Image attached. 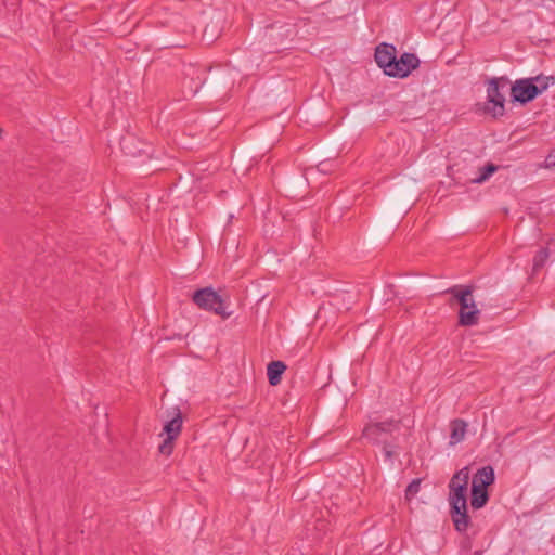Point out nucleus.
I'll return each instance as SVG.
<instances>
[{"mask_svg": "<svg viewBox=\"0 0 555 555\" xmlns=\"http://www.w3.org/2000/svg\"><path fill=\"white\" fill-rule=\"evenodd\" d=\"M400 425L401 421L395 418L385 422H370L364 426L362 437L372 444L382 446L385 459L391 461L395 455L396 444L390 442L389 438L400 429Z\"/></svg>", "mask_w": 555, "mask_h": 555, "instance_id": "obj_1", "label": "nucleus"}, {"mask_svg": "<svg viewBox=\"0 0 555 555\" xmlns=\"http://www.w3.org/2000/svg\"><path fill=\"white\" fill-rule=\"evenodd\" d=\"M446 292L451 294L460 304L459 324L462 326L476 325L479 321L480 311L474 301L473 289L470 287L453 286Z\"/></svg>", "mask_w": 555, "mask_h": 555, "instance_id": "obj_2", "label": "nucleus"}, {"mask_svg": "<svg viewBox=\"0 0 555 555\" xmlns=\"http://www.w3.org/2000/svg\"><path fill=\"white\" fill-rule=\"evenodd\" d=\"M449 487L448 501L450 504V514L454 524L455 530L465 532L469 525L470 518L467 514V489L459 487Z\"/></svg>", "mask_w": 555, "mask_h": 555, "instance_id": "obj_3", "label": "nucleus"}, {"mask_svg": "<svg viewBox=\"0 0 555 555\" xmlns=\"http://www.w3.org/2000/svg\"><path fill=\"white\" fill-rule=\"evenodd\" d=\"M495 475L492 466L487 465L479 468L473 476L472 480V499L470 505L474 509L483 507L488 500V486L494 482Z\"/></svg>", "mask_w": 555, "mask_h": 555, "instance_id": "obj_4", "label": "nucleus"}, {"mask_svg": "<svg viewBox=\"0 0 555 555\" xmlns=\"http://www.w3.org/2000/svg\"><path fill=\"white\" fill-rule=\"evenodd\" d=\"M509 83L511 81L507 77H494L488 80V104L485 109L495 118L503 116L505 113V96L502 91L505 90Z\"/></svg>", "mask_w": 555, "mask_h": 555, "instance_id": "obj_5", "label": "nucleus"}, {"mask_svg": "<svg viewBox=\"0 0 555 555\" xmlns=\"http://www.w3.org/2000/svg\"><path fill=\"white\" fill-rule=\"evenodd\" d=\"M192 299L198 308L211 311L223 319L232 314V312L227 311L225 299L211 287L196 291Z\"/></svg>", "mask_w": 555, "mask_h": 555, "instance_id": "obj_6", "label": "nucleus"}, {"mask_svg": "<svg viewBox=\"0 0 555 555\" xmlns=\"http://www.w3.org/2000/svg\"><path fill=\"white\" fill-rule=\"evenodd\" d=\"M175 416L168 421L163 428V433L166 434V438L159 444V453L169 456L173 451L175 440L179 437L182 430V415L178 408H176Z\"/></svg>", "mask_w": 555, "mask_h": 555, "instance_id": "obj_7", "label": "nucleus"}, {"mask_svg": "<svg viewBox=\"0 0 555 555\" xmlns=\"http://www.w3.org/2000/svg\"><path fill=\"white\" fill-rule=\"evenodd\" d=\"M511 96L513 102L525 104L538 96V89L533 86L532 79H518L511 87Z\"/></svg>", "mask_w": 555, "mask_h": 555, "instance_id": "obj_8", "label": "nucleus"}, {"mask_svg": "<svg viewBox=\"0 0 555 555\" xmlns=\"http://www.w3.org/2000/svg\"><path fill=\"white\" fill-rule=\"evenodd\" d=\"M396 48L392 44L380 43L375 49V61L377 65L383 68L384 73L387 76L392 75V70L396 67Z\"/></svg>", "mask_w": 555, "mask_h": 555, "instance_id": "obj_9", "label": "nucleus"}, {"mask_svg": "<svg viewBox=\"0 0 555 555\" xmlns=\"http://www.w3.org/2000/svg\"><path fill=\"white\" fill-rule=\"evenodd\" d=\"M420 66L418 57L413 53H403L400 59L396 61V67L392 70L391 77L404 78L411 74L412 70Z\"/></svg>", "mask_w": 555, "mask_h": 555, "instance_id": "obj_10", "label": "nucleus"}, {"mask_svg": "<svg viewBox=\"0 0 555 555\" xmlns=\"http://www.w3.org/2000/svg\"><path fill=\"white\" fill-rule=\"evenodd\" d=\"M120 144L125 154L129 156L137 157L142 154H147L145 149L139 147L140 145L146 146V144H142L137 138L132 135L122 138Z\"/></svg>", "mask_w": 555, "mask_h": 555, "instance_id": "obj_11", "label": "nucleus"}, {"mask_svg": "<svg viewBox=\"0 0 555 555\" xmlns=\"http://www.w3.org/2000/svg\"><path fill=\"white\" fill-rule=\"evenodd\" d=\"M286 370V365L282 361H272L267 366V375L271 386H276L281 383L282 374Z\"/></svg>", "mask_w": 555, "mask_h": 555, "instance_id": "obj_12", "label": "nucleus"}, {"mask_svg": "<svg viewBox=\"0 0 555 555\" xmlns=\"http://www.w3.org/2000/svg\"><path fill=\"white\" fill-rule=\"evenodd\" d=\"M450 444H456L465 438L467 423L464 420L455 418L450 423Z\"/></svg>", "mask_w": 555, "mask_h": 555, "instance_id": "obj_13", "label": "nucleus"}, {"mask_svg": "<svg viewBox=\"0 0 555 555\" xmlns=\"http://www.w3.org/2000/svg\"><path fill=\"white\" fill-rule=\"evenodd\" d=\"M206 73L207 67L190 66L188 68L186 75L190 76L192 80H194V87L190 88L194 94L197 93L199 88L205 83Z\"/></svg>", "mask_w": 555, "mask_h": 555, "instance_id": "obj_14", "label": "nucleus"}, {"mask_svg": "<svg viewBox=\"0 0 555 555\" xmlns=\"http://www.w3.org/2000/svg\"><path fill=\"white\" fill-rule=\"evenodd\" d=\"M469 468L468 466L457 470L450 479L449 486L468 489Z\"/></svg>", "mask_w": 555, "mask_h": 555, "instance_id": "obj_15", "label": "nucleus"}, {"mask_svg": "<svg viewBox=\"0 0 555 555\" xmlns=\"http://www.w3.org/2000/svg\"><path fill=\"white\" fill-rule=\"evenodd\" d=\"M530 79H532L533 86L538 89V95L555 83V78L553 76L539 75L531 77Z\"/></svg>", "mask_w": 555, "mask_h": 555, "instance_id": "obj_16", "label": "nucleus"}, {"mask_svg": "<svg viewBox=\"0 0 555 555\" xmlns=\"http://www.w3.org/2000/svg\"><path fill=\"white\" fill-rule=\"evenodd\" d=\"M550 257V253L547 248H541L533 258V272H538L540 269L544 267L547 259Z\"/></svg>", "mask_w": 555, "mask_h": 555, "instance_id": "obj_17", "label": "nucleus"}, {"mask_svg": "<svg viewBox=\"0 0 555 555\" xmlns=\"http://www.w3.org/2000/svg\"><path fill=\"white\" fill-rule=\"evenodd\" d=\"M496 170V167L493 164H488L481 169V173L473 179V182L475 183H482L486 181L494 171Z\"/></svg>", "mask_w": 555, "mask_h": 555, "instance_id": "obj_18", "label": "nucleus"}, {"mask_svg": "<svg viewBox=\"0 0 555 555\" xmlns=\"http://www.w3.org/2000/svg\"><path fill=\"white\" fill-rule=\"evenodd\" d=\"M421 479H413L405 490V499L412 500L420 491Z\"/></svg>", "mask_w": 555, "mask_h": 555, "instance_id": "obj_19", "label": "nucleus"}, {"mask_svg": "<svg viewBox=\"0 0 555 555\" xmlns=\"http://www.w3.org/2000/svg\"><path fill=\"white\" fill-rule=\"evenodd\" d=\"M545 164L547 168H555V151L546 157Z\"/></svg>", "mask_w": 555, "mask_h": 555, "instance_id": "obj_20", "label": "nucleus"}]
</instances>
